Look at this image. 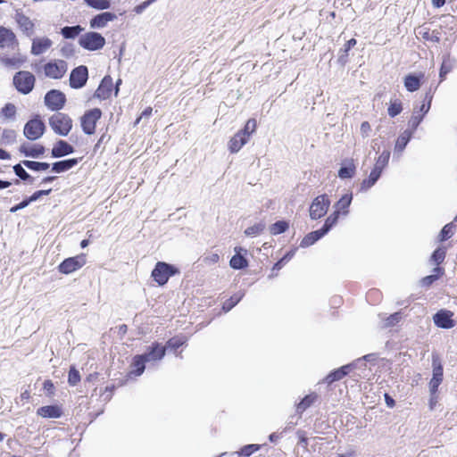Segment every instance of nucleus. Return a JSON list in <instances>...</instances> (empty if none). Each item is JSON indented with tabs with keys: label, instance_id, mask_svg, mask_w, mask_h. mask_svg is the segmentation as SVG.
<instances>
[{
	"label": "nucleus",
	"instance_id": "69168bd1",
	"mask_svg": "<svg viewBox=\"0 0 457 457\" xmlns=\"http://www.w3.org/2000/svg\"><path fill=\"white\" fill-rule=\"evenodd\" d=\"M361 133L363 137H368L370 130H371V127L370 125V123L368 121H363L361 124Z\"/></svg>",
	"mask_w": 457,
	"mask_h": 457
},
{
	"label": "nucleus",
	"instance_id": "4d7b16f0",
	"mask_svg": "<svg viewBox=\"0 0 457 457\" xmlns=\"http://www.w3.org/2000/svg\"><path fill=\"white\" fill-rule=\"evenodd\" d=\"M15 112H16V108L13 104H5V106L3 108V114L6 117V118H12L15 115Z\"/></svg>",
	"mask_w": 457,
	"mask_h": 457
},
{
	"label": "nucleus",
	"instance_id": "6e6d98bb",
	"mask_svg": "<svg viewBox=\"0 0 457 457\" xmlns=\"http://www.w3.org/2000/svg\"><path fill=\"white\" fill-rule=\"evenodd\" d=\"M425 99L428 100V103H423L420 109L417 110L419 113L423 114V116L429 111L432 96L427 94Z\"/></svg>",
	"mask_w": 457,
	"mask_h": 457
},
{
	"label": "nucleus",
	"instance_id": "f3484780",
	"mask_svg": "<svg viewBox=\"0 0 457 457\" xmlns=\"http://www.w3.org/2000/svg\"><path fill=\"white\" fill-rule=\"evenodd\" d=\"M443 380V368L436 361H433V377L429 382V390L431 395H435L437 391L439 385Z\"/></svg>",
	"mask_w": 457,
	"mask_h": 457
},
{
	"label": "nucleus",
	"instance_id": "f8f14e48",
	"mask_svg": "<svg viewBox=\"0 0 457 457\" xmlns=\"http://www.w3.org/2000/svg\"><path fill=\"white\" fill-rule=\"evenodd\" d=\"M53 41L47 37H37L32 39L30 53L38 56L46 53L52 46Z\"/></svg>",
	"mask_w": 457,
	"mask_h": 457
},
{
	"label": "nucleus",
	"instance_id": "c9c22d12",
	"mask_svg": "<svg viewBox=\"0 0 457 457\" xmlns=\"http://www.w3.org/2000/svg\"><path fill=\"white\" fill-rule=\"evenodd\" d=\"M390 158V152L388 150H385L378 156L374 165V168L379 171H383V170L386 167L388 161Z\"/></svg>",
	"mask_w": 457,
	"mask_h": 457
},
{
	"label": "nucleus",
	"instance_id": "5fc2aeb1",
	"mask_svg": "<svg viewBox=\"0 0 457 457\" xmlns=\"http://www.w3.org/2000/svg\"><path fill=\"white\" fill-rule=\"evenodd\" d=\"M13 170L15 174L21 179L27 180L30 179V176L28 174V172L23 169V167L21 164H16L13 166Z\"/></svg>",
	"mask_w": 457,
	"mask_h": 457
},
{
	"label": "nucleus",
	"instance_id": "ea45409f",
	"mask_svg": "<svg viewBox=\"0 0 457 457\" xmlns=\"http://www.w3.org/2000/svg\"><path fill=\"white\" fill-rule=\"evenodd\" d=\"M265 224L262 222L256 223L245 230V235L247 237H256L262 234L265 229Z\"/></svg>",
	"mask_w": 457,
	"mask_h": 457
},
{
	"label": "nucleus",
	"instance_id": "49530a36",
	"mask_svg": "<svg viewBox=\"0 0 457 457\" xmlns=\"http://www.w3.org/2000/svg\"><path fill=\"white\" fill-rule=\"evenodd\" d=\"M355 172V166L350 163L348 166L341 167L338 170V177L341 179H350L353 177Z\"/></svg>",
	"mask_w": 457,
	"mask_h": 457
},
{
	"label": "nucleus",
	"instance_id": "6e6552de",
	"mask_svg": "<svg viewBox=\"0 0 457 457\" xmlns=\"http://www.w3.org/2000/svg\"><path fill=\"white\" fill-rule=\"evenodd\" d=\"M45 124L39 119L29 120L24 127V136L29 140H36L42 137L45 132Z\"/></svg>",
	"mask_w": 457,
	"mask_h": 457
},
{
	"label": "nucleus",
	"instance_id": "ddd939ff",
	"mask_svg": "<svg viewBox=\"0 0 457 457\" xmlns=\"http://www.w3.org/2000/svg\"><path fill=\"white\" fill-rule=\"evenodd\" d=\"M117 19L116 14L110 12H101L95 17H93L90 21V28L92 29H103L106 27L107 23L110 21H113Z\"/></svg>",
	"mask_w": 457,
	"mask_h": 457
},
{
	"label": "nucleus",
	"instance_id": "1a4fd4ad",
	"mask_svg": "<svg viewBox=\"0 0 457 457\" xmlns=\"http://www.w3.org/2000/svg\"><path fill=\"white\" fill-rule=\"evenodd\" d=\"M86 263V258L84 254H79L74 257L65 259L59 266L58 270L62 274H71Z\"/></svg>",
	"mask_w": 457,
	"mask_h": 457
},
{
	"label": "nucleus",
	"instance_id": "4468645a",
	"mask_svg": "<svg viewBox=\"0 0 457 457\" xmlns=\"http://www.w3.org/2000/svg\"><path fill=\"white\" fill-rule=\"evenodd\" d=\"M15 21L19 28L28 36L30 37L34 34V22L22 12H17L15 14Z\"/></svg>",
	"mask_w": 457,
	"mask_h": 457
},
{
	"label": "nucleus",
	"instance_id": "f257e3e1",
	"mask_svg": "<svg viewBox=\"0 0 457 457\" xmlns=\"http://www.w3.org/2000/svg\"><path fill=\"white\" fill-rule=\"evenodd\" d=\"M49 125L56 134L67 136L72 128V120L67 114L56 112L50 117Z\"/></svg>",
	"mask_w": 457,
	"mask_h": 457
},
{
	"label": "nucleus",
	"instance_id": "20e7f679",
	"mask_svg": "<svg viewBox=\"0 0 457 457\" xmlns=\"http://www.w3.org/2000/svg\"><path fill=\"white\" fill-rule=\"evenodd\" d=\"M35 76L29 71H18L13 77V84L21 94L27 95L32 91L35 85Z\"/></svg>",
	"mask_w": 457,
	"mask_h": 457
},
{
	"label": "nucleus",
	"instance_id": "412c9836",
	"mask_svg": "<svg viewBox=\"0 0 457 457\" xmlns=\"http://www.w3.org/2000/svg\"><path fill=\"white\" fill-rule=\"evenodd\" d=\"M74 152L73 147L63 140H60L52 149V156L58 158Z\"/></svg>",
	"mask_w": 457,
	"mask_h": 457
},
{
	"label": "nucleus",
	"instance_id": "dca6fc26",
	"mask_svg": "<svg viewBox=\"0 0 457 457\" xmlns=\"http://www.w3.org/2000/svg\"><path fill=\"white\" fill-rule=\"evenodd\" d=\"M452 316L453 313L449 311H439L434 316V322L439 328H451L454 326Z\"/></svg>",
	"mask_w": 457,
	"mask_h": 457
},
{
	"label": "nucleus",
	"instance_id": "3c124183",
	"mask_svg": "<svg viewBox=\"0 0 457 457\" xmlns=\"http://www.w3.org/2000/svg\"><path fill=\"white\" fill-rule=\"evenodd\" d=\"M342 373L343 371H340L339 369L338 370H336L332 372H330L326 378H325V382H327L328 384H331L335 381H337V380H340L343 378V376H342Z\"/></svg>",
	"mask_w": 457,
	"mask_h": 457
},
{
	"label": "nucleus",
	"instance_id": "2eb2a0df",
	"mask_svg": "<svg viewBox=\"0 0 457 457\" xmlns=\"http://www.w3.org/2000/svg\"><path fill=\"white\" fill-rule=\"evenodd\" d=\"M112 91V79L110 76H105L97 89L95 92V97H97L101 100L107 99Z\"/></svg>",
	"mask_w": 457,
	"mask_h": 457
},
{
	"label": "nucleus",
	"instance_id": "a211bd4d",
	"mask_svg": "<svg viewBox=\"0 0 457 457\" xmlns=\"http://www.w3.org/2000/svg\"><path fill=\"white\" fill-rule=\"evenodd\" d=\"M165 351L166 349L164 346H162L159 344H154L151 347H149V350L146 353L141 355L147 362L155 361L163 358L165 355Z\"/></svg>",
	"mask_w": 457,
	"mask_h": 457
},
{
	"label": "nucleus",
	"instance_id": "f704fd0d",
	"mask_svg": "<svg viewBox=\"0 0 457 457\" xmlns=\"http://www.w3.org/2000/svg\"><path fill=\"white\" fill-rule=\"evenodd\" d=\"M147 362L142 355H137L133 361V370L131 373L136 376H140L145 370V364Z\"/></svg>",
	"mask_w": 457,
	"mask_h": 457
},
{
	"label": "nucleus",
	"instance_id": "bb28decb",
	"mask_svg": "<svg viewBox=\"0 0 457 457\" xmlns=\"http://www.w3.org/2000/svg\"><path fill=\"white\" fill-rule=\"evenodd\" d=\"M77 163L78 159L76 158L56 162L53 164L52 170L56 173H62L73 168Z\"/></svg>",
	"mask_w": 457,
	"mask_h": 457
},
{
	"label": "nucleus",
	"instance_id": "aec40b11",
	"mask_svg": "<svg viewBox=\"0 0 457 457\" xmlns=\"http://www.w3.org/2000/svg\"><path fill=\"white\" fill-rule=\"evenodd\" d=\"M236 254L230 259L229 264L231 268L235 270H240L247 267V260L241 255V252L244 251L242 247L237 246L234 248ZM245 252H246L245 250Z\"/></svg>",
	"mask_w": 457,
	"mask_h": 457
},
{
	"label": "nucleus",
	"instance_id": "c756f323",
	"mask_svg": "<svg viewBox=\"0 0 457 457\" xmlns=\"http://www.w3.org/2000/svg\"><path fill=\"white\" fill-rule=\"evenodd\" d=\"M325 234L321 231V229H318L315 231H312L306 235L301 241L300 246L301 247H308L312 245H313L316 241H318L320 238H321Z\"/></svg>",
	"mask_w": 457,
	"mask_h": 457
},
{
	"label": "nucleus",
	"instance_id": "473e14b6",
	"mask_svg": "<svg viewBox=\"0 0 457 457\" xmlns=\"http://www.w3.org/2000/svg\"><path fill=\"white\" fill-rule=\"evenodd\" d=\"M412 136V131L405 130L398 138L395 144V151L402 153Z\"/></svg>",
	"mask_w": 457,
	"mask_h": 457
},
{
	"label": "nucleus",
	"instance_id": "e433bc0d",
	"mask_svg": "<svg viewBox=\"0 0 457 457\" xmlns=\"http://www.w3.org/2000/svg\"><path fill=\"white\" fill-rule=\"evenodd\" d=\"M85 3L96 10H106L111 7L110 0H84Z\"/></svg>",
	"mask_w": 457,
	"mask_h": 457
},
{
	"label": "nucleus",
	"instance_id": "8fccbe9b",
	"mask_svg": "<svg viewBox=\"0 0 457 457\" xmlns=\"http://www.w3.org/2000/svg\"><path fill=\"white\" fill-rule=\"evenodd\" d=\"M423 114L419 113L417 110L413 111V113L409 120V125L411 127L413 130L416 129L417 127L420 125V123L423 120Z\"/></svg>",
	"mask_w": 457,
	"mask_h": 457
},
{
	"label": "nucleus",
	"instance_id": "680f3d73",
	"mask_svg": "<svg viewBox=\"0 0 457 457\" xmlns=\"http://www.w3.org/2000/svg\"><path fill=\"white\" fill-rule=\"evenodd\" d=\"M2 138L7 142H12L15 138V132L12 129H5L3 132Z\"/></svg>",
	"mask_w": 457,
	"mask_h": 457
},
{
	"label": "nucleus",
	"instance_id": "a18cd8bd",
	"mask_svg": "<svg viewBox=\"0 0 457 457\" xmlns=\"http://www.w3.org/2000/svg\"><path fill=\"white\" fill-rule=\"evenodd\" d=\"M446 250L444 247H438L434 251V253L431 255V261L436 264L439 265L442 263L445 258Z\"/></svg>",
	"mask_w": 457,
	"mask_h": 457
},
{
	"label": "nucleus",
	"instance_id": "9d476101",
	"mask_svg": "<svg viewBox=\"0 0 457 457\" xmlns=\"http://www.w3.org/2000/svg\"><path fill=\"white\" fill-rule=\"evenodd\" d=\"M66 97L63 93L58 90H50L45 96L46 105L52 111L62 109L65 104Z\"/></svg>",
	"mask_w": 457,
	"mask_h": 457
},
{
	"label": "nucleus",
	"instance_id": "37998d69",
	"mask_svg": "<svg viewBox=\"0 0 457 457\" xmlns=\"http://www.w3.org/2000/svg\"><path fill=\"white\" fill-rule=\"evenodd\" d=\"M339 215L335 212L330 214L325 220L323 227L320 228L321 231L326 235L330 228L337 222Z\"/></svg>",
	"mask_w": 457,
	"mask_h": 457
},
{
	"label": "nucleus",
	"instance_id": "2f4dec72",
	"mask_svg": "<svg viewBox=\"0 0 457 457\" xmlns=\"http://www.w3.org/2000/svg\"><path fill=\"white\" fill-rule=\"evenodd\" d=\"M83 30H84V29L80 25H76V26H72V27L67 26V27H63L61 29V34L62 35V37L64 38L73 39V38L77 37Z\"/></svg>",
	"mask_w": 457,
	"mask_h": 457
},
{
	"label": "nucleus",
	"instance_id": "4c0bfd02",
	"mask_svg": "<svg viewBox=\"0 0 457 457\" xmlns=\"http://www.w3.org/2000/svg\"><path fill=\"white\" fill-rule=\"evenodd\" d=\"M23 165L26 166L28 169L39 171V170H46L49 168V163L47 162H34V161H23Z\"/></svg>",
	"mask_w": 457,
	"mask_h": 457
},
{
	"label": "nucleus",
	"instance_id": "052dcab7",
	"mask_svg": "<svg viewBox=\"0 0 457 457\" xmlns=\"http://www.w3.org/2000/svg\"><path fill=\"white\" fill-rule=\"evenodd\" d=\"M50 192H51V189L38 190V191L35 192L32 195H30L29 197V200L30 201V203L35 202L41 196L49 195Z\"/></svg>",
	"mask_w": 457,
	"mask_h": 457
},
{
	"label": "nucleus",
	"instance_id": "72a5a7b5",
	"mask_svg": "<svg viewBox=\"0 0 457 457\" xmlns=\"http://www.w3.org/2000/svg\"><path fill=\"white\" fill-rule=\"evenodd\" d=\"M245 295L244 291H239L227 300L222 306L225 312L230 311Z\"/></svg>",
	"mask_w": 457,
	"mask_h": 457
},
{
	"label": "nucleus",
	"instance_id": "338daca9",
	"mask_svg": "<svg viewBox=\"0 0 457 457\" xmlns=\"http://www.w3.org/2000/svg\"><path fill=\"white\" fill-rule=\"evenodd\" d=\"M437 279L436 274H432L422 278L421 282L424 286H429Z\"/></svg>",
	"mask_w": 457,
	"mask_h": 457
},
{
	"label": "nucleus",
	"instance_id": "58836bf2",
	"mask_svg": "<svg viewBox=\"0 0 457 457\" xmlns=\"http://www.w3.org/2000/svg\"><path fill=\"white\" fill-rule=\"evenodd\" d=\"M317 395L315 394H311L306 395L297 405V411L303 412L309 406H311L314 401L316 400Z\"/></svg>",
	"mask_w": 457,
	"mask_h": 457
},
{
	"label": "nucleus",
	"instance_id": "cd10ccee",
	"mask_svg": "<svg viewBox=\"0 0 457 457\" xmlns=\"http://www.w3.org/2000/svg\"><path fill=\"white\" fill-rule=\"evenodd\" d=\"M423 77L409 74L404 78V87L409 92L417 91L420 87V79Z\"/></svg>",
	"mask_w": 457,
	"mask_h": 457
},
{
	"label": "nucleus",
	"instance_id": "4be33fe9",
	"mask_svg": "<svg viewBox=\"0 0 457 457\" xmlns=\"http://www.w3.org/2000/svg\"><path fill=\"white\" fill-rule=\"evenodd\" d=\"M353 199L352 194L344 195L335 204V212L338 215L343 214L346 215L348 213V207L351 204Z\"/></svg>",
	"mask_w": 457,
	"mask_h": 457
},
{
	"label": "nucleus",
	"instance_id": "09e8293b",
	"mask_svg": "<svg viewBox=\"0 0 457 457\" xmlns=\"http://www.w3.org/2000/svg\"><path fill=\"white\" fill-rule=\"evenodd\" d=\"M80 381V375L75 367H71L69 371L68 383L70 386H74Z\"/></svg>",
	"mask_w": 457,
	"mask_h": 457
},
{
	"label": "nucleus",
	"instance_id": "f03ea898",
	"mask_svg": "<svg viewBox=\"0 0 457 457\" xmlns=\"http://www.w3.org/2000/svg\"><path fill=\"white\" fill-rule=\"evenodd\" d=\"M46 77L53 79H62L68 71V64L61 59H54L45 63L42 67Z\"/></svg>",
	"mask_w": 457,
	"mask_h": 457
},
{
	"label": "nucleus",
	"instance_id": "b1692460",
	"mask_svg": "<svg viewBox=\"0 0 457 457\" xmlns=\"http://www.w3.org/2000/svg\"><path fill=\"white\" fill-rule=\"evenodd\" d=\"M20 151L26 156L38 158L45 154V147L41 145H21Z\"/></svg>",
	"mask_w": 457,
	"mask_h": 457
},
{
	"label": "nucleus",
	"instance_id": "0e129e2a",
	"mask_svg": "<svg viewBox=\"0 0 457 457\" xmlns=\"http://www.w3.org/2000/svg\"><path fill=\"white\" fill-rule=\"evenodd\" d=\"M30 204V201L28 199H25L23 200L22 202H21L19 204L15 205V206H12L11 209H10V212H18L19 210H21V209H24L25 207H27L29 204Z\"/></svg>",
	"mask_w": 457,
	"mask_h": 457
},
{
	"label": "nucleus",
	"instance_id": "79ce46f5",
	"mask_svg": "<svg viewBox=\"0 0 457 457\" xmlns=\"http://www.w3.org/2000/svg\"><path fill=\"white\" fill-rule=\"evenodd\" d=\"M256 127H257L256 120L249 119L246 121L245 128L243 129L239 130V132L244 134L249 139L251 135L255 132Z\"/></svg>",
	"mask_w": 457,
	"mask_h": 457
},
{
	"label": "nucleus",
	"instance_id": "603ef678",
	"mask_svg": "<svg viewBox=\"0 0 457 457\" xmlns=\"http://www.w3.org/2000/svg\"><path fill=\"white\" fill-rule=\"evenodd\" d=\"M402 319L400 312H395L391 314L386 320L384 327H392L397 324Z\"/></svg>",
	"mask_w": 457,
	"mask_h": 457
},
{
	"label": "nucleus",
	"instance_id": "c03bdc74",
	"mask_svg": "<svg viewBox=\"0 0 457 457\" xmlns=\"http://www.w3.org/2000/svg\"><path fill=\"white\" fill-rule=\"evenodd\" d=\"M287 228L288 223L284 220H279L270 226V231L272 235H278L285 232Z\"/></svg>",
	"mask_w": 457,
	"mask_h": 457
},
{
	"label": "nucleus",
	"instance_id": "13d9d810",
	"mask_svg": "<svg viewBox=\"0 0 457 457\" xmlns=\"http://www.w3.org/2000/svg\"><path fill=\"white\" fill-rule=\"evenodd\" d=\"M184 343H185V340L183 338L174 337V338L170 339L168 341L167 345H168V347L177 349V348L180 347L181 345H183Z\"/></svg>",
	"mask_w": 457,
	"mask_h": 457
},
{
	"label": "nucleus",
	"instance_id": "a878e982",
	"mask_svg": "<svg viewBox=\"0 0 457 457\" xmlns=\"http://www.w3.org/2000/svg\"><path fill=\"white\" fill-rule=\"evenodd\" d=\"M454 62V59H453L449 54H446L443 56V61L439 72L441 81H443L445 76L453 70Z\"/></svg>",
	"mask_w": 457,
	"mask_h": 457
},
{
	"label": "nucleus",
	"instance_id": "5701e85b",
	"mask_svg": "<svg viewBox=\"0 0 457 457\" xmlns=\"http://www.w3.org/2000/svg\"><path fill=\"white\" fill-rule=\"evenodd\" d=\"M16 41L14 33L4 27H0V47H8Z\"/></svg>",
	"mask_w": 457,
	"mask_h": 457
},
{
	"label": "nucleus",
	"instance_id": "7ed1b4c3",
	"mask_svg": "<svg viewBox=\"0 0 457 457\" xmlns=\"http://www.w3.org/2000/svg\"><path fill=\"white\" fill-rule=\"evenodd\" d=\"M178 272V269L173 265L164 262H158L152 271L154 280L160 286L165 285L169 278Z\"/></svg>",
	"mask_w": 457,
	"mask_h": 457
},
{
	"label": "nucleus",
	"instance_id": "a19ab883",
	"mask_svg": "<svg viewBox=\"0 0 457 457\" xmlns=\"http://www.w3.org/2000/svg\"><path fill=\"white\" fill-rule=\"evenodd\" d=\"M454 224L453 222L446 224L441 230L438 239L440 242L445 241L446 239L452 237L454 234Z\"/></svg>",
	"mask_w": 457,
	"mask_h": 457
},
{
	"label": "nucleus",
	"instance_id": "423d86ee",
	"mask_svg": "<svg viewBox=\"0 0 457 457\" xmlns=\"http://www.w3.org/2000/svg\"><path fill=\"white\" fill-rule=\"evenodd\" d=\"M330 205V200L327 195H318L310 206V217L312 220H318L323 217Z\"/></svg>",
	"mask_w": 457,
	"mask_h": 457
},
{
	"label": "nucleus",
	"instance_id": "7c9ffc66",
	"mask_svg": "<svg viewBox=\"0 0 457 457\" xmlns=\"http://www.w3.org/2000/svg\"><path fill=\"white\" fill-rule=\"evenodd\" d=\"M381 171L373 168L368 179H364L361 184V190L366 191L375 185L381 176Z\"/></svg>",
	"mask_w": 457,
	"mask_h": 457
},
{
	"label": "nucleus",
	"instance_id": "393cba45",
	"mask_svg": "<svg viewBox=\"0 0 457 457\" xmlns=\"http://www.w3.org/2000/svg\"><path fill=\"white\" fill-rule=\"evenodd\" d=\"M37 415L43 417V418H59L62 415V411L60 407L56 405H47L43 406L37 409Z\"/></svg>",
	"mask_w": 457,
	"mask_h": 457
},
{
	"label": "nucleus",
	"instance_id": "864d4df0",
	"mask_svg": "<svg viewBox=\"0 0 457 457\" xmlns=\"http://www.w3.org/2000/svg\"><path fill=\"white\" fill-rule=\"evenodd\" d=\"M402 104L400 102H394L388 107V114L391 117H395L402 112Z\"/></svg>",
	"mask_w": 457,
	"mask_h": 457
},
{
	"label": "nucleus",
	"instance_id": "0eeeda50",
	"mask_svg": "<svg viewBox=\"0 0 457 457\" xmlns=\"http://www.w3.org/2000/svg\"><path fill=\"white\" fill-rule=\"evenodd\" d=\"M102 112L99 108H94L87 112L81 118V127L87 135L95 133L97 120L101 118Z\"/></svg>",
	"mask_w": 457,
	"mask_h": 457
},
{
	"label": "nucleus",
	"instance_id": "c85d7f7f",
	"mask_svg": "<svg viewBox=\"0 0 457 457\" xmlns=\"http://www.w3.org/2000/svg\"><path fill=\"white\" fill-rule=\"evenodd\" d=\"M0 61L5 67L18 69L26 62V57L21 55L2 57Z\"/></svg>",
	"mask_w": 457,
	"mask_h": 457
},
{
	"label": "nucleus",
	"instance_id": "6ab92c4d",
	"mask_svg": "<svg viewBox=\"0 0 457 457\" xmlns=\"http://www.w3.org/2000/svg\"><path fill=\"white\" fill-rule=\"evenodd\" d=\"M248 141L249 139L238 131L229 140L228 145V150L233 154L237 153Z\"/></svg>",
	"mask_w": 457,
	"mask_h": 457
},
{
	"label": "nucleus",
	"instance_id": "774afa93",
	"mask_svg": "<svg viewBox=\"0 0 457 457\" xmlns=\"http://www.w3.org/2000/svg\"><path fill=\"white\" fill-rule=\"evenodd\" d=\"M147 3L145 2H143L142 4L135 6L134 8V12L137 13V14H140L142 13L146 8H147Z\"/></svg>",
	"mask_w": 457,
	"mask_h": 457
},
{
	"label": "nucleus",
	"instance_id": "9b49d317",
	"mask_svg": "<svg viewBox=\"0 0 457 457\" xmlns=\"http://www.w3.org/2000/svg\"><path fill=\"white\" fill-rule=\"evenodd\" d=\"M87 78V68L84 65H80L71 71L70 76V86L72 88H80L86 84Z\"/></svg>",
	"mask_w": 457,
	"mask_h": 457
},
{
	"label": "nucleus",
	"instance_id": "de8ad7c7",
	"mask_svg": "<svg viewBox=\"0 0 457 457\" xmlns=\"http://www.w3.org/2000/svg\"><path fill=\"white\" fill-rule=\"evenodd\" d=\"M259 449H260L259 445H255V444L247 445H245L244 447H242L241 450L239 452H237V453L239 455L248 457V456L252 455L253 453L257 452Z\"/></svg>",
	"mask_w": 457,
	"mask_h": 457
},
{
	"label": "nucleus",
	"instance_id": "bf43d9fd",
	"mask_svg": "<svg viewBox=\"0 0 457 457\" xmlns=\"http://www.w3.org/2000/svg\"><path fill=\"white\" fill-rule=\"evenodd\" d=\"M219 260L220 255L216 253H212L204 257V262L205 264L211 265L217 263Z\"/></svg>",
	"mask_w": 457,
	"mask_h": 457
},
{
	"label": "nucleus",
	"instance_id": "39448f33",
	"mask_svg": "<svg viewBox=\"0 0 457 457\" xmlns=\"http://www.w3.org/2000/svg\"><path fill=\"white\" fill-rule=\"evenodd\" d=\"M79 44L84 49L96 51L104 47L105 38L97 32H87L79 37Z\"/></svg>",
	"mask_w": 457,
	"mask_h": 457
},
{
	"label": "nucleus",
	"instance_id": "e2e57ef3",
	"mask_svg": "<svg viewBox=\"0 0 457 457\" xmlns=\"http://www.w3.org/2000/svg\"><path fill=\"white\" fill-rule=\"evenodd\" d=\"M43 389L49 395H54V386L51 380H46L43 383Z\"/></svg>",
	"mask_w": 457,
	"mask_h": 457
}]
</instances>
